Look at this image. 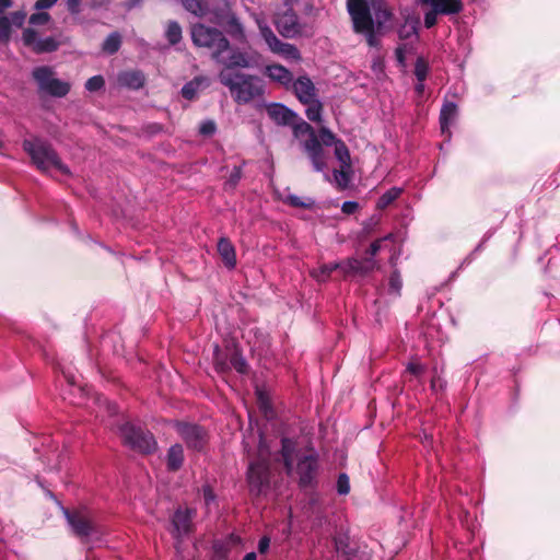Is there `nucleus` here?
Segmentation results:
<instances>
[{"label":"nucleus","mask_w":560,"mask_h":560,"mask_svg":"<svg viewBox=\"0 0 560 560\" xmlns=\"http://www.w3.org/2000/svg\"><path fill=\"white\" fill-rule=\"evenodd\" d=\"M220 82L226 86L238 104H246L264 93L261 80L255 75L236 71L222 70L219 73Z\"/></svg>","instance_id":"f257e3e1"},{"label":"nucleus","mask_w":560,"mask_h":560,"mask_svg":"<svg viewBox=\"0 0 560 560\" xmlns=\"http://www.w3.org/2000/svg\"><path fill=\"white\" fill-rule=\"evenodd\" d=\"M23 149L42 172H48L55 168L63 175L70 174L69 167L61 162L57 152L46 141L38 138L26 139L23 141Z\"/></svg>","instance_id":"f03ea898"},{"label":"nucleus","mask_w":560,"mask_h":560,"mask_svg":"<svg viewBox=\"0 0 560 560\" xmlns=\"http://www.w3.org/2000/svg\"><path fill=\"white\" fill-rule=\"evenodd\" d=\"M270 447L262 435H259L257 459L252 462L247 470L249 491L254 495L262 494L269 487Z\"/></svg>","instance_id":"7ed1b4c3"},{"label":"nucleus","mask_w":560,"mask_h":560,"mask_svg":"<svg viewBox=\"0 0 560 560\" xmlns=\"http://www.w3.org/2000/svg\"><path fill=\"white\" fill-rule=\"evenodd\" d=\"M191 38L196 46L211 49L212 58L217 61H221V55L230 47L222 32L200 23L192 25Z\"/></svg>","instance_id":"20e7f679"},{"label":"nucleus","mask_w":560,"mask_h":560,"mask_svg":"<svg viewBox=\"0 0 560 560\" xmlns=\"http://www.w3.org/2000/svg\"><path fill=\"white\" fill-rule=\"evenodd\" d=\"M122 441L130 448L143 454H150L156 451L158 444L154 436L132 423H125L119 429Z\"/></svg>","instance_id":"39448f33"},{"label":"nucleus","mask_w":560,"mask_h":560,"mask_svg":"<svg viewBox=\"0 0 560 560\" xmlns=\"http://www.w3.org/2000/svg\"><path fill=\"white\" fill-rule=\"evenodd\" d=\"M349 14L352 20L354 32L364 34L369 46H376L378 42L375 31L377 30L374 28V21L372 19L371 11L366 12L361 1L352 0L351 3H349Z\"/></svg>","instance_id":"423d86ee"},{"label":"nucleus","mask_w":560,"mask_h":560,"mask_svg":"<svg viewBox=\"0 0 560 560\" xmlns=\"http://www.w3.org/2000/svg\"><path fill=\"white\" fill-rule=\"evenodd\" d=\"M33 77L39 90L48 95L63 97L70 91V84L55 78L54 71L49 67H38L34 69Z\"/></svg>","instance_id":"0eeeda50"},{"label":"nucleus","mask_w":560,"mask_h":560,"mask_svg":"<svg viewBox=\"0 0 560 560\" xmlns=\"http://www.w3.org/2000/svg\"><path fill=\"white\" fill-rule=\"evenodd\" d=\"M258 28L261 37L265 39L269 49L277 55L287 59L300 60L301 55L298 48L289 43L281 42L272 32V30L261 20H257Z\"/></svg>","instance_id":"6e6552de"},{"label":"nucleus","mask_w":560,"mask_h":560,"mask_svg":"<svg viewBox=\"0 0 560 560\" xmlns=\"http://www.w3.org/2000/svg\"><path fill=\"white\" fill-rule=\"evenodd\" d=\"M174 428L188 447L199 451L206 445L207 433L201 427L186 422H175Z\"/></svg>","instance_id":"1a4fd4ad"},{"label":"nucleus","mask_w":560,"mask_h":560,"mask_svg":"<svg viewBox=\"0 0 560 560\" xmlns=\"http://www.w3.org/2000/svg\"><path fill=\"white\" fill-rule=\"evenodd\" d=\"M22 40L25 46L31 47L36 54L52 52L57 50L61 44L58 38L54 36L39 38L36 31L30 27L23 31Z\"/></svg>","instance_id":"9d476101"},{"label":"nucleus","mask_w":560,"mask_h":560,"mask_svg":"<svg viewBox=\"0 0 560 560\" xmlns=\"http://www.w3.org/2000/svg\"><path fill=\"white\" fill-rule=\"evenodd\" d=\"M67 521L73 533L81 537H89L94 532V524L86 510H77L73 512L65 511Z\"/></svg>","instance_id":"9b49d317"},{"label":"nucleus","mask_w":560,"mask_h":560,"mask_svg":"<svg viewBox=\"0 0 560 560\" xmlns=\"http://www.w3.org/2000/svg\"><path fill=\"white\" fill-rule=\"evenodd\" d=\"M296 457V474L299 476L300 486L303 488L313 486L317 474V457L314 454H306Z\"/></svg>","instance_id":"f8f14e48"},{"label":"nucleus","mask_w":560,"mask_h":560,"mask_svg":"<svg viewBox=\"0 0 560 560\" xmlns=\"http://www.w3.org/2000/svg\"><path fill=\"white\" fill-rule=\"evenodd\" d=\"M303 147L312 162L314 170L316 172H324L327 167L326 154L314 132H312V137H310V139L303 143Z\"/></svg>","instance_id":"ddd939ff"},{"label":"nucleus","mask_w":560,"mask_h":560,"mask_svg":"<svg viewBox=\"0 0 560 560\" xmlns=\"http://www.w3.org/2000/svg\"><path fill=\"white\" fill-rule=\"evenodd\" d=\"M376 268V261L373 258H365L363 260L357 258H349L343 261L342 273L349 275H368Z\"/></svg>","instance_id":"4468645a"},{"label":"nucleus","mask_w":560,"mask_h":560,"mask_svg":"<svg viewBox=\"0 0 560 560\" xmlns=\"http://www.w3.org/2000/svg\"><path fill=\"white\" fill-rule=\"evenodd\" d=\"M275 24L283 37H293L299 32L298 16L292 10L279 15Z\"/></svg>","instance_id":"2eb2a0df"},{"label":"nucleus","mask_w":560,"mask_h":560,"mask_svg":"<svg viewBox=\"0 0 560 560\" xmlns=\"http://www.w3.org/2000/svg\"><path fill=\"white\" fill-rule=\"evenodd\" d=\"M293 91L299 101L303 104H308L316 98V89L314 83L308 77H300L293 82Z\"/></svg>","instance_id":"dca6fc26"},{"label":"nucleus","mask_w":560,"mask_h":560,"mask_svg":"<svg viewBox=\"0 0 560 560\" xmlns=\"http://www.w3.org/2000/svg\"><path fill=\"white\" fill-rule=\"evenodd\" d=\"M418 2L435 8L441 15L458 14L464 9L462 0H418Z\"/></svg>","instance_id":"f3484780"},{"label":"nucleus","mask_w":560,"mask_h":560,"mask_svg":"<svg viewBox=\"0 0 560 560\" xmlns=\"http://www.w3.org/2000/svg\"><path fill=\"white\" fill-rule=\"evenodd\" d=\"M268 116L278 125H293L296 115L282 104H271L267 107Z\"/></svg>","instance_id":"a211bd4d"},{"label":"nucleus","mask_w":560,"mask_h":560,"mask_svg":"<svg viewBox=\"0 0 560 560\" xmlns=\"http://www.w3.org/2000/svg\"><path fill=\"white\" fill-rule=\"evenodd\" d=\"M457 117V106L453 102H446L440 113V125L443 135H446L450 139L451 132L450 127L453 125Z\"/></svg>","instance_id":"6ab92c4d"},{"label":"nucleus","mask_w":560,"mask_h":560,"mask_svg":"<svg viewBox=\"0 0 560 560\" xmlns=\"http://www.w3.org/2000/svg\"><path fill=\"white\" fill-rule=\"evenodd\" d=\"M192 520V511L189 509H178L173 516L172 523L176 535L180 536L190 530Z\"/></svg>","instance_id":"aec40b11"},{"label":"nucleus","mask_w":560,"mask_h":560,"mask_svg":"<svg viewBox=\"0 0 560 560\" xmlns=\"http://www.w3.org/2000/svg\"><path fill=\"white\" fill-rule=\"evenodd\" d=\"M266 74L275 82L289 86L293 82L292 73L281 65H270L266 67Z\"/></svg>","instance_id":"412c9836"},{"label":"nucleus","mask_w":560,"mask_h":560,"mask_svg":"<svg viewBox=\"0 0 560 560\" xmlns=\"http://www.w3.org/2000/svg\"><path fill=\"white\" fill-rule=\"evenodd\" d=\"M209 85L210 80L207 77H196L183 86L182 95L186 100H194L199 91L207 89Z\"/></svg>","instance_id":"4be33fe9"},{"label":"nucleus","mask_w":560,"mask_h":560,"mask_svg":"<svg viewBox=\"0 0 560 560\" xmlns=\"http://www.w3.org/2000/svg\"><path fill=\"white\" fill-rule=\"evenodd\" d=\"M218 252L229 269H233L236 265L235 248L226 237H221L218 242Z\"/></svg>","instance_id":"5701e85b"},{"label":"nucleus","mask_w":560,"mask_h":560,"mask_svg":"<svg viewBox=\"0 0 560 560\" xmlns=\"http://www.w3.org/2000/svg\"><path fill=\"white\" fill-rule=\"evenodd\" d=\"M281 456L288 475L293 472V462L295 457V443L290 439H282L281 441Z\"/></svg>","instance_id":"b1692460"},{"label":"nucleus","mask_w":560,"mask_h":560,"mask_svg":"<svg viewBox=\"0 0 560 560\" xmlns=\"http://www.w3.org/2000/svg\"><path fill=\"white\" fill-rule=\"evenodd\" d=\"M121 85L138 90L144 84V77L140 71H126L118 75Z\"/></svg>","instance_id":"393cba45"},{"label":"nucleus","mask_w":560,"mask_h":560,"mask_svg":"<svg viewBox=\"0 0 560 560\" xmlns=\"http://www.w3.org/2000/svg\"><path fill=\"white\" fill-rule=\"evenodd\" d=\"M167 468L170 470H178L184 463V450L180 444H174L167 451L166 456Z\"/></svg>","instance_id":"a878e982"},{"label":"nucleus","mask_w":560,"mask_h":560,"mask_svg":"<svg viewBox=\"0 0 560 560\" xmlns=\"http://www.w3.org/2000/svg\"><path fill=\"white\" fill-rule=\"evenodd\" d=\"M390 18L392 13L384 4L377 3L373 5L372 19L374 21V28L380 31L387 22L390 21Z\"/></svg>","instance_id":"bb28decb"},{"label":"nucleus","mask_w":560,"mask_h":560,"mask_svg":"<svg viewBox=\"0 0 560 560\" xmlns=\"http://www.w3.org/2000/svg\"><path fill=\"white\" fill-rule=\"evenodd\" d=\"M220 62H223L225 68L223 70L233 71L234 68H247L249 67L248 57L241 51H234L229 57L228 61H223L221 59Z\"/></svg>","instance_id":"cd10ccee"},{"label":"nucleus","mask_w":560,"mask_h":560,"mask_svg":"<svg viewBox=\"0 0 560 560\" xmlns=\"http://www.w3.org/2000/svg\"><path fill=\"white\" fill-rule=\"evenodd\" d=\"M342 262H330V264H324L318 269H314L311 275L313 278H315L317 281H326L332 271L340 269L342 271Z\"/></svg>","instance_id":"c85d7f7f"},{"label":"nucleus","mask_w":560,"mask_h":560,"mask_svg":"<svg viewBox=\"0 0 560 560\" xmlns=\"http://www.w3.org/2000/svg\"><path fill=\"white\" fill-rule=\"evenodd\" d=\"M184 8L197 15L203 16L208 12V3L206 0H180Z\"/></svg>","instance_id":"c756f323"},{"label":"nucleus","mask_w":560,"mask_h":560,"mask_svg":"<svg viewBox=\"0 0 560 560\" xmlns=\"http://www.w3.org/2000/svg\"><path fill=\"white\" fill-rule=\"evenodd\" d=\"M402 192V188L393 187L385 191L377 200L376 207L380 210L387 208L392 202H394Z\"/></svg>","instance_id":"7c9ffc66"},{"label":"nucleus","mask_w":560,"mask_h":560,"mask_svg":"<svg viewBox=\"0 0 560 560\" xmlns=\"http://www.w3.org/2000/svg\"><path fill=\"white\" fill-rule=\"evenodd\" d=\"M334 182L339 189H346L351 179V167H342L335 170L332 173Z\"/></svg>","instance_id":"2f4dec72"},{"label":"nucleus","mask_w":560,"mask_h":560,"mask_svg":"<svg viewBox=\"0 0 560 560\" xmlns=\"http://www.w3.org/2000/svg\"><path fill=\"white\" fill-rule=\"evenodd\" d=\"M335 156L339 161L340 166L351 167L350 153L343 141H338L335 147Z\"/></svg>","instance_id":"473e14b6"},{"label":"nucleus","mask_w":560,"mask_h":560,"mask_svg":"<svg viewBox=\"0 0 560 560\" xmlns=\"http://www.w3.org/2000/svg\"><path fill=\"white\" fill-rule=\"evenodd\" d=\"M121 45V37L117 32H114L107 36L103 43V50L109 55L118 51Z\"/></svg>","instance_id":"72a5a7b5"},{"label":"nucleus","mask_w":560,"mask_h":560,"mask_svg":"<svg viewBox=\"0 0 560 560\" xmlns=\"http://www.w3.org/2000/svg\"><path fill=\"white\" fill-rule=\"evenodd\" d=\"M418 23L419 21L417 19H407L399 30L400 38L417 36Z\"/></svg>","instance_id":"f704fd0d"},{"label":"nucleus","mask_w":560,"mask_h":560,"mask_svg":"<svg viewBox=\"0 0 560 560\" xmlns=\"http://www.w3.org/2000/svg\"><path fill=\"white\" fill-rule=\"evenodd\" d=\"M307 105V108H306V117L311 120V121H320L322 119V109H323V106H322V103L317 100V98H314V101L310 102Z\"/></svg>","instance_id":"c9c22d12"},{"label":"nucleus","mask_w":560,"mask_h":560,"mask_svg":"<svg viewBox=\"0 0 560 560\" xmlns=\"http://www.w3.org/2000/svg\"><path fill=\"white\" fill-rule=\"evenodd\" d=\"M166 38L172 44L175 45L182 39V28L177 22H170L166 28Z\"/></svg>","instance_id":"e433bc0d"},{"label":"nucleus","mask_w":560,"mask_h":560,"mask_svg":"<svg viewBox=\"0 0 560 560\" xmlns=\"http://www.w3.org/2000/svg\"><path fill=\"white\" fill-rule=\"evenodd\" d=\"M402 287L400 275L397 270L393 271L388 280V293L398 296Z\"/></svg>","instance_id":"4c0bfd02"},{"label":"nucleus","mask_w":560,"mask_h":560,"mask_svg":"<svg viewBox=\"0 0 560 560\" xmlns=\"http://www.w3.org/2000/svg\"><path fill=\"white\" fill-rule=\"evenodd\" d=\"M319 133V142L326 147L335 145L340 139H337L336 136L326 127H322L318 131Z\"/></svg>","instance_id":"58836bf2"},{"label":"nucleus","mask_w":560,"mask_h":560,"mask_svg":"<svg viewBox=\"0 0 560 560\" xmlns=\"http://www.w3.org/2000/svg\"><path fill=\"white\" fill-rule=\"evenodd\" d=\"M415 74L419 82H423L428 74V65L422 58H418L415 66Z\"/></svg>","instance_id":"ea45409f"},{"label":"nucleus","mask_w":560,"mask_h":560,"mask_svg":"<svg viewBox=\"0 0 560 560\" xmlns=\"http://www.w3.org/2000/svg\"><path fill=\"white\" fill-rule=\"evenodd\" d=\"M337 491L341 495L350 492V481L347 474H340L337 480Z\"/></svg>","instance_id":"a19ab883"},{"label":"nucleus","mask_w":560,"mask_h":560,"mask_svg":"<svg viewBox=\"0 0 560 560\" xmlns=\"http://www.w3.org/2000/svg\"><path fill=\"white\" fill-rule=\"evenodd\" d=\"M104 84L105 81L102 75H94L86 81L85 89L90 92H95L101 90Z\"/></svg>","instance_id":"79ce46f5"},{"label":"nucleus","mask_w":560,"mask_h":560,"mask_svg":"<svg viewBox=\"0 0 560 560\" xmlns=\"http://www.w3.org/2000/svg\"><path fill=\"white\" fill-rule=\"evenodd\" d=\"M424 371L425 366L417 361L409 362L406 368V372L410 373L417 378H419L424 373Z\"/></svg>","instance_id":"37998d69"},{"label":"nucleus","mask_w":560,"mask_h":560,"mask_svg":"<svg viewBox=\"0 0 560 560\" xmlns=\"http://www.w3.org/2000/svg\"><path fill=\"white\" fill-rule=\"evenodd\" d=\"M50 21V15L46 12L33 13L30 16V24L32 25H44Z\"/></svg>","instance_id":"c03bdc74"},{"label":"nucleus","mask_w":560,"mask_h":560,"mask_svg":"<svg viewBox=\"0 0 560 560\" xmlns=\"http://www.w3.org/2000/svg\"><path fill=\"white\" fill-rule=\"evenodd\" d=\"M440 12L435 8H431L425 14H424V26L427 28L433 27L438 23V15Z\"/></svg>","instance_id":"a18cd8bd"},{"label":"nucleus","mask_w":560,"mask_h":560,"mask_svg":"<svg viewBox=\"0 0 560 560\" xmlns=\"http://www.w3.org/2000/svg\"><path fill=\"white\" fill-rule=\"evenodd\" d=\"M285 202L292 207H298V208H310L313 203L312 201H310V202L303 201L299 196H295V195H289L285 199Z\"/></svg>","instance_id":"49530a36"},{"label":"nucleus","mask_w":560,"mask_h":560,"mask_svg":"<svg viewBox=\"0 0 560 560\" xmlns=\"http://www.w3.org/2000/svg\"><path fill=\"white\" fill-rule=\"evenodd\" d=\"M215 130H217V126H215L214 121H212V120L202 121L199 127V132L206 137L212 136L215 132Z\"/></svg>","instance_id":"de8ad7c7"},{"label":"nucleus","mask_w":560,"mask_h":560,"mask_svg":"<svg viewBox=\"0 0 560 560\" xmlns=\"http://www.w3.org/2000/svg\"><path fill=\"white\" fill-rule=\"evenodd\" d=\"M11 32L10 20L5 16L0 18V39L5 40L9 38Z\"/></svg>","instance_id":"09e8293b"},{"label":"nucleus","mask_w":560,"mask_h":560,"mask_svg":"<svg viewBox=\"0 0 560 560\" xmlns=\"http://www.w3.org/2000/svg\"><path fill=\"white\" fill-rule=\"evenodd\" d=\"M202 495L207 506H210V504L215 500V495L210 486L202 487Z\"/></svg>","instance_id":"8fccbe9b"},{"label":"nucleus","mask_w":560,"mask_h":560,"mask_svg":"<svg viewBox=\"0 0 560 560\" xmlns=\"http://www.w3.org/2000/svg\"><path fill=\"white\" fill-rule=\"evenodd\" d=\"M359 208V203L355 201H345L341 206V210L346 214L354 213Z\"/></svg>","instance_id":"3c124183"},{"label":"nucleus","mask_w":560,"mask_h":560,"mask_svg":"<svg viewBox=\"0 0 560 560\" xmlns=\"http://www.w3.org/2000/svg\"><path fill=\"white\" fill-rule=\"evenodd\" d=\"M26 18V13L23 11H16L11 14V22L16 26H22L24 20Z\"/></svg>","instance_id":"603ef678"},{"label":"nucleus","mask_w":560,"mask_h":560,"mask_svg":"<svg viewBox=\"0 0 560 560\" xmlns=\"http://www.w3.org/2000/svg\"><path fill=\"white\" fill-rule=\"evenodd\" d=\"M57 1L58 0H37L34 8L37 11H42V10L49 9V8L54 7L57 3Z\"/></svg>","instance_id":"864d4df0"},{"label":"nucleus","mask_w":560,"mask_h":560,"mask_svg":"<svg viewBox=\"0 0 560 560\" xmlns=\"http://www.w3.org/2000/svg\"><path fill=\"white\" fill-rule=\"evenodd\" d=\"M303 132H310V135L312 136V132H314V130L307 122L302 121L294 126V133L295 136H298L299 133Z\"/></svg>","instance_id":"5fc2aeb1"},{"label":"nucleus","mask_w":560,"mask_h":560,"mask_svg":"<svg viewBox=\"0 0 560 560\" xmlns=\"http://www.w3.org/2000/svg\"><path fill=\"white\" fill-rule=\"evenodd\" d=\"M232 364L235 368V370L240 373H245L247 364L243 359L240 358H233Z\"/></svg>","instance_id":"6e6d98bb"},{"label":"nucleus","mask_w":560,"mask_h":560,"mask_svg":"<svg viewBox=\"0 0 560 560\" xmlns=\"http://www.w3.org/2000/svg\"><path fill=\"white\" fill-rule=\"evenodd\" d=\"M269 546H270L269 537L264 536L262 538H260V540L258 542V550H259V552L260 553L267 552V550L269 549Z\"/></svg>","instance_id":"4d7b16f0"},{"label":"nucleus","mask_w":560,"mask_h":560,"mask_svg":"<svg viewBox=\"0 0 560 560\" xmlns=\"http://www.w3.org/2000/svg\"><path fill=\"white\" fill-rule=\"evenodd\" d=\"M382 241L383 240H376L370 245L368 253L371 255V258L380 252Z\"/></svg>","instance_id":"13d9d810"},{"label":"nucleus","mask_w":560,"mask_h":560,"mask_svg":"<svg viewBox=\"0 0 560 560\" xmlns=\"http://www.w3.org/2000/svg\"><path fill=\"white\" fill-rule=\"evenodd\" d=\"M81 0H67L68 10L71 13H78L80 10Z\"/></svg>","instance_id":"bf43d9fd"},{"label":"nucleus","mask_w":560,"mask_h":560,"mask_svg":"<svg viewBox=\"0 0 560 560\" xmlns=\"http://www.w3.org/2000/svg\"><path fill=\"white\" fill-rule=\"evenodd\" d=\"M242 176V171L240 167H234L233 172L231 173V176H230V183L232 185H236V183L240 180Z\"/></svg>","instance_id":"052dcab7"},{"label":"nucleus","mask_w":560,"mask_h":560,"mask_svg":"<svg viewBox=\"0 0 560 560\" xmlns=\"http://www.w3.org/2000/svg\"><path fill=\"white\" fill-rule=\"evenodd\" d=\"M230 25L232 28H234L235 33L243 35V27H242L241 23L235 18L231 19Z\"/></svg>","instance_id":"680f3d73"},{"label":"nucleus","mask_w":560,"mask_h":560,"mask_svg":"<svg viewBox=\"0 0 560 560\" xmlns=\"http://www.w3.org/2000/svg\"><path fill=\"white\" fill-rule=\"evenodd\" d=\"M12 7L11 0H0V12H3L4 10Z\"/></svg>","instance_id":"e2e57ef3"},{"label":"nucleus","mask_w":560,"mask_h":560,"mask_svg":"<svg viewBox=\"0 0 560 560\" xmlns=\"http://www.w3.org/2000/svg\"><path fill=\"white\" fill-rule=\"evenodd\" d=\"M256 553L255 552H249L247 553L243 560H256Z\"/></svg>","instance_id":"0e129e2a"},{"label":"nucleus","mask_w":560,"mask_h":560,"mask_svg":"<svg viewBox=\"0 0 560 560\" xmlns=\"http://www.w3.org/2000/svg\"><path fill=\"white\" fill-rule=\"evenodd\" d=\"M396 54H397V58H398V60H399L400 62H404V54H402L401 48H398V49L396 50Z\"/></svg>","instance_id":"69168bd1"},{"label":"nucleus","mask_w":560,"mask_h":560,"mask_svg":"<svg viewBox=\"0 0 560 560\" xmlns=\"http://www.w3.org/2000/svg\"><path fill=\"white\" fill-rule=\"evenodd\" d=\"M65 376H66V378H67V381H68V383L70 385H74L75 384L74 376H69V375H65Z\"/></svg>","instance_id":"338daca9"},{"label":"nucleus","mask_w":560,"mask_h":560,"mask_svg":"<svg viewBox=\"0 0 560 560\" xmlns=\"http://www.w3.org/2000/svg\"><path fill=\"white\" fill-rule=\"evenodd\" d=\"M422 89H423V84H422V82H420V84L417 86V90H418L419 92H421V91H422Z\"/></svg>","instance_id":"774afa93"}]
</instances>
